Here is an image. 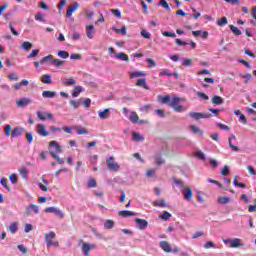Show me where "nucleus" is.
<instances>
[{
	"label": "nucleus",
	"instance_id": "nucleus-1",
	"mask_svg": "<svg viewBox=\"0 0 256 256\" xmlns=\"http://www.w3.org/2000/svg\"><path fill=\"white\" fill-rule=\"evenodd\" d=\"M181 98L174 96L171 101L169 102V107H172L176 113H183L185 111V108L181 106Z\"/></svg>",
	"mask_w": 256,
	"mask_h": 256
},
{
	"label": "nucleus",
	"instance_id": "nucleus-2",
	"mask_svg": "<svg viewBox=\"0 0 256 256\" xmlns=\"http://www.w3.org/2000/svg\"><path fill=\"white\" fill-rule=\"evenodd\" d=\"M55 237H57V235L53 231H50L44 235V241L46 242L47 247H59V242L53 241Z\"/></svg>",
	"mask_w": 256,
	"mask_h": 256
},
{
	"label": "nucleus",
	"instance_id": "nucleus-3",
	"mask_svg": "<svg viewBox=\"0 0 256 256\" xmlns=\"http://www.w3.org/2000/svg\"><path fill=\"white\" fill-rule=\"evenodd\" d=\"M106 165H107L108 171L117 172L120 169L119 164L115 162V157L113 156L106 159Z\"/></svg>",
	"mask_w": 256,
	"mask_h": 256
},
{
	"label": "nucleus",
	"instance_id": "nucleus-4",
	"mask_svg": "<svg viewBox=\"0 0 256 256\" xmlns=\"http://www.w3.org/2000/svg\"><path fill=\"white\" fill-rule=\"evenodd\" d=\"M189 117H191V119H194L195 121H199L201 119L211 118V114L203 112H190Z\"/></svg>",
	"mask_w": 256,
	"mask_h": 256
},
{
	"label": "nucleus",
	"instance_id": "nucleus-5",
	"mask_svg": "<svg viewBox=\"0 0 256 256\" xmlns=\"http://www.w3.org/2000/svg\"><path fill=\"white\" fill-rule=\"evenodd\" d=\"M33 213L34 215H37L39 213V206L35 204H30L28 207H26L24 214L26 215V217H31Z\"/></svg>",
	"mask_w": 256,
	"mask_h": 256
},
{
	"label": "nucleus",
	"instance_id": "nucleus-6",
	"mask_svg": "<svg viewBox=\"0 0 256 256\" xmlns=\"http://www.w3.org/2000/svg\"><path fill=\"white\" fill-rule=\"evenodd\" d=\"M36 115L40 121H47V119H51L53 123H55V118L53 117V114L51 112H44L41 113L39 111L36 112Z\"/></svg>",
	"mask_w": 256,
	"mask_h": 256
},
{
	"label": "nucleus",
	"instance_id": "nucleus-7",
	"mask_svg": "<svg viewBox=\"0 0 256 256\" xmlns=\"http://www.w3.org/2000/svg\"><path fill=\"white\" fill-rule=\"evenodd\" d=\"M36 133H38L40 137H49V132L47 131L45 124H38L36 126Z\"/></svg>",
	"mask_w": 256,
	"mask_h": 256
},
{
	"label": "nucleus",
	"instance_id": "nucleus-8",
	"mask_svg": "<svg viewBox=\"0 0 256 256\" xmlns=\"http://www.w3.org/2000/svg\"><path fill=\"white\" fill-rule=\"evenodd\" d=\"M44 212L54 213V215H57V217H59V219H63V217H65V214H63V212L61 210H58L55 207H47V208H45Z\"/></svg>",
	"mask_w": 256,
	"mask_h": 256
},
{
	"label": "nucleus",
	"instance_id": "nucleus-9",
	"mask_svg": "<svg viewBox=\"0 0 256 256\" xmlns=\"http://www.w3.org/2000/svg\"><path fill=\"white\" fill-rule=\"evenodd\" d=\"M135 223L136 225H138V229H140V231L147 229V227L149 226V222L141 218H135Z\"/></svg>",
	"mask_w": 256,
	"mask_h": 256
},
{
	"label": "nucleus",
	"instance_id": "nucleus-10",
	"mask_svg": "<svg viewBox=\"0 0 256 256\" xmlns=\"http://www.w3.org/2000/svg\"><path fill=\"white\" fill-rule=\"evenodd\" d=\"M31 103H33V100H31V98H20L19 100H16V105L20 108L27 107V105Z\"/></svg>",
	"mask_w": 256,
	"mask_h": 256
},
{
	"label": "nucleus",
	"instance_id": "nucleus-11",
	"mask_svg": "<svg viewBox=\"0 0 256 256\" xmlns=\"http://www.w3.org/2000/svg\"><path fill=\"white\" fill-rule=\"evenodd\" d=\"M230 249H239V247H245V244L241 242L240 238H234L230 241Z\"/></svg>",
	"mask_w": 256,
	"mask_h": 256
},
{
	"label": "nucleus",
	"instance_id": "nucleus-12",
	"mask_svg": "<svg viewBox=\"0 0 256 256\" xmlns=\"http://www.w3.org/2000/svg\"><path fill=\"white\" fill-rule=\"evenodd\" d=\"M79 9V3L75 2L74 4L70 5L66 11V17L71 18L73 13Z\"/></svg>",
	"mask_w": 256,
	"mask_h": 256
},
{
	"label": "nucleus",
	"instance_id": "nucleus-13",
	"mask_svg": "<svg viewBox=\"0 0 256 256\" xmlns=\"http://www.w3.org/2000/svg\"><path fill=\"white\" fill-rule=\"evenodd\" d=\"M182 193L186 201H191V199H193V189L191 187H186Z\"/></svg>",
	"mask_w": 256,
	"mask_h": 256
},
{
	"label": "nucleus",
	"instance_id": "nucleus-14",
	"mask_svg": "<svg viewBox=\"0 0 256 256\" xmlns=\"http://www.w3.org/2000/svg\"><path fill=\"white\" fill-rule=\"evenodd\" d=\"M95 244H88V243H83L82 244V251L84 253L85 256H89V252L91 251V249H95Z\"/></svg>",
	"mask_w": 256,
	"mask_h": 256
},
{
	"label": "nucleus",
	"instance_id": "nucleus-15",
	"mask_svg": "<svg viewBox=\"0 0 256 256\" xmlns=\"http://www.w3.org/2000/svg\"><path fill=\"white\" fill-rule=\"evenodd\" d=\"M129 120L131 121V123L137 124V123H145V120H140L139 121V115L137 114V112H131L130 116H129Z\"/></svg>",
	"mask_w": 256,
	"mask_h": 256
},
{
	"label": "nucleus",
	"instance_id": "nucleus-16",
	"mask_svg": "<svg viewBox=\"0 0 256 256\" xmlns=\"http://www.w3.org/2000/svg\"><path fill=\"white\" fill-rule=\"evenodd\" d=\"M40 80L44 85H51V83H53V76H51V74H44L41 76Z\"/></svg>",
	"mask_w": 256,
	"mask_h": 256
},
{
	"label": "nucleus",
	"instance_id": "nucleus-17",
	"mask_svg": "<svg viewBox=\"0 0 256 256\" xmlns=\"http://www.w3.org/2000/svg\"><path fill=\"white\" fill-rule=\"evenodd\" d=\"M94 36H95V26L87 25L86 26V37H88V39H93Z\"/></svg>",
	"mask_w": 256,
	"mask_h": 256
},
{
	"label": "nucleus",
	"instance_id": "nucleus-18",
	"mask_svg": "<svg viewBox=\"0 0 256 256\" xmlns=\"http://www.w3.org/2000/svg\"><path fill=\"white\" fill-rule=\"evenodd\" d=\"M98 117L102 120L109 119V117H111V110L106 108L103 111L98 112Z\"/></svg>",
	"mask_w": 256,
	"mask_h": 256
},
{
	"label": "nucleus",
	"instance_id": "nucleus-19",
	"mask_svg": "<svg viewBox=\"0 0 256 256\" xmlns=\"http://www.w3.org/2000/svg\"><path fill=\"white\" fill-rule=\"evenodd\" d=\"M160 247L166 253H171L173 251V248L171 247V245L167 241H161L160 242Z\"/></svg>",
	"mask_w": 256,
	"mask_h": 256
},
{
	"label": "nucleus",
	"instance_id": "nucleus-20",
	"mask_svg": "<svg viewBox=\"0 0 256 256\" xmlns=\"http://www.w3.org/2000/svg\"><path fill=\"white\" fill-rule=\"evenodd\" d=\"M27 85H29V80L23 79L21 82L14 84L13 89L15 91H19V89H21L22 87H27Z\"/></svg>",
	"mask_w": 256,
	"mask_h": 256
},
{
	"label": "nucleus",
	"instance_id": "nucleus-21",
	"mask_svg": "<svg viewBox=\"0 0 256 256\" xmlns=\"http://www.w3.org/2000/svg\"><path fill=\"white\" fill-rule=\"evenodd\" d=\"M56 95H57L56 91L45 90L42 92V97L44 99H53L54 97H56Z\"/></svg>",
	"mask_w": 256,
	"mask_h": 256
},
{
	"label": "nucleus",
	"instance_id": "nucleus-22",
	"mask_svg": "<svg viewBox=\"0 0 256 256\" xmlns=\"http://www.w3.org/2000/svg\"><path fill=\"white\" fill-rule=\"evenodd\" d=\"M23 133H25V130L21 127H16L13 129L12 133H11V137L15 138V137H21V135H23Z\"/></svg>",
	"mask_w": 256,
	"mask_h": 256
},
{
	"label": "nucleus",
	"instance_id": "nucleus-23",
	"mask_svg": "<svg viewBox=\"0 0 256 256\" xmlns=\"http://www.w3.org/2000/svg\"><path fill=\"white\" fill-rule=\"evenodd\" d=\"M49 147H54L56 153H63V148L59 145V142L53 140L49 143Z\"/></svg>",
	"mask_w": 256,
	"mask_h": 256
},
{
	"label": "nucleus",
	"instance_id": "nucleus-24",
	"mask_svg": "<svg viewBox=\"0 0 256 256\" xmlns=\"http://www.w3.org/2000/svg\"><path fill=\"white\" fill-rule=\"evenodd\" d=\"M136 87H142L143 89H146V91H149V86L147 85V80L145 78L138 79L136 82Z\"/></svg>",
	"mask_w": 256,
	"mask_h": 256
},
{
	"label": "nucleus",
	"instance_id": "nucleus-25",
	"mask_svg": "<svg viewBox=\"0 0 256 256\" xmlns=\"http://www.w3.org/2000/svg\"><path fill=\"white\" fill-rule=\"evenodd\" d=\"M120 217H135V212L129 210H122L118 212Z\"/></svg>",
	"mask_w": 256,
	"mask_h": 256
},
{
	"label": "nucleus",
	"instance_id": "nucleus-26",
	"mask_svg": "<svg viewBox=\"0 0 256 256\" xmlns=\"http://www.w3.org/2000/svg\"><path fill=\"white\" fill-rule=\"evenodd\" d=\"M233 139H237L235 135H232L231 137L228 138L229 141V147L232 149V151H239V146L233 145Z\"/></svg>",
	"mask_w": 256,
	"mask_h": 256
},
{
	"label": "nucleus",
	"instance_id": "nucleus-27",
	"mask_svg": "<svg viewBox=\"0 0 256 256\" xmlns=\"http://www.w3.org/2000/svg\"><path fill=\"white\" fill-rule=\"evenodd\" d=\"M158 101L162 104H168L171 103V96L166 95V96H158Z\"/></svg>",
	"mask_w": 256,
	"mask_h": 256
},
{
	"label": "nucleus",
	"instance_id": "nucleus-28",
	"mask_svg": "<svg viewBox=\"0 0 256 256\" xmlns=\"http://www.w3.org/2000/svg\"><path fill=\"white\" fill-rule=\"evenodd\" d=\"M62 85L65 87H73V85H77V81L73 78H68L62 82Z\"/></svg>",
	"mask_w": 256,
	"mask_h": 256
},
{
	"label": "nucleus",
	"instance_id": "nucleus-29",
	"mask_svg": "<svg viewBox=\"0 0 256 256\" xmlns=\"http://www.w3.org/2000/svg\"><path fill=\"white\" fill-rule=\"evenodd\" d=\"M19 174L22 179H29V170L26 167L21 168Z\"/></svg>",
	"mask_w": 256,
	"mask_h": 256
},
{
	"label": "nucleus",
	"instance_id": "nucleus-30",
	"mask_svg": "<svg viewBox=\"0 0 256 256\" xmlns=\"http://www.w3.org/2000/svg\"><path fill=\"white\" fill-rule=\"evenodd\" d=\"M50 155L51 157H53V159H56L59 165H63V163H65V160L63 158H60L55 151H50Z\"/></svg>",
	"mask_w": 256,
	"mask_h": 256
},
{
	"label": "nucleus",
	"instance_id": "nucleus-31",
	"mask_svg": "<svg viewBox=\"0 0 256 256\" xmlns=\"http://www.w3.org/2000/svg\"><path fill=\"white\" fill-rule=\"evenodd\" d=\"M154 207H167V201L165 199L156 200L153 202Z\"/></svg>",
	"mask_w": 256,
	"mask_h": 256
},
{
	"label": "nucleus",
	"instance_id": "nucleus-32",
	"mask_svg": "<svg viewBox=\"0 0 256 256\" xmlns=\"http://www.w3.org/2000/svg\"><path fill=\"white\" fill-rule=\"evenodd\" d=\"M83 93V87L81 86H76L72 90V97H79V94Z\"/></svg>",
	"mask_w": 256,
	"mask_h": 256
},
{
	"label": "nucleus",
	"instance_id": "nucleus-33",
	"mask_svg": "<svg viewBox=\"0 0 256 256\" xmlns=\"http://www.w3.org/2000/svg\"><path fill=\"white\" fill-rule=\"evenodd\" d=\"M218 203H220L221 205H227V203H231V198L225 197V196H220V197H218Z\"/></svg>",
	"mask_w": 256,
	"mask_h": 256
},
{
	"label": "nucleus",
	"instance_id": "nucleus-34",
	"mask_svg": "<svg viewBox=\"0 0 256 256\" xmlns=\"http://www.w3.org/2000/svg\"><path fill=\"white\" fill-rule=\"evenodd\" d=\"M158 7H163L164 9H166V11H171V6L165 0H160L158 3Z\"/></svg>",
	"mask_w": 256,
	"mask_h": 256
},
{
	"label": "nucleus",
	"instance_id": "nucleus-35",
	"mask_svg": "<svg viewBox=\"0 0 256 256\" xmlns=\"http://www.w3.org/2000/svg\"><path fill=\"white\" fill-rule=\"evenodd\" d=\"M115 58L119 59L120 61H129V56L123 52L116 54Z\"/></svg>",
	"mask_w": 256,
	"mask_h": 256
},
{
	"label": "nucleus",
	"instance_id": "nucleus-36",
	"mask_svg": "<svg viewBox=\"0 0 256 256\" xmlns=\"http://www.w3.org/2000/svg\"><path fill=\"white\" fill-rule=\"evenodd\" d=\"M112 31L116 32L117 34L127 35V27L126 26H122L121 29H117V28L113 27Z\"/></svg>",
	"mask_w": 256,
	"mask_h": 256
},
{
	"label": "nucleus",
	"instance_id": "nucleus-37",
	"mask_svg": "<svg viewBox=\"0 0 256 256\" xmlns=\"http://www.w3.org/2000/svg\"><path fill=\"white\" fill-rule=\"evenodd\" d=\"M133 141L139 142V141H145V137L141 136L139 132H134L132 136Z\"/></svg>",
	"mask_w": 256,
	"mask_h": 256
},
{
	"label": "nucleus",
	"instance_id": "nucleus-38",
	"mask_svg": "<svg viewBox=\"0 0 256 256\" xmlns=\"http://www.w3.org/2000/svg\"><path fill=\"white\" fill-rule=\"evenodd\" d=\"M8 229H9V231H10V233L12 234V235H15V233H17V222H12L10 225H9V227H8Z\"/></svg>",
	"mask_w": 256,
	"mask_h": 256
},
{
	"label": "nucleus",
	"instance_id": "nucleus-39",
	"mask_svg": "<svg viewBox=\"0 0 256 256\" xmlns=\"http://www.w3.org/2000/svg\"><path fill=\"white\" fill-rule=\"evenodd\" d=\"M139 77H145V73L134 71L130 74V79H137Z\"/></svg>",
	"mask_w": 256,
	"mask_h": 256
},
{
	"label": "nucleus",
	"instance_id": "nucleus-40",
	"mask_svg": "<svg viewBox=\"0 0 256 256\" xmlns=\"http://www.w3.org/2000/svg\"><path fill=\"white\" fill-rule=\"evenodd\" d=\"M212 103L213 105H223V99L221 98V96H214L212 98Z\"/></svg>",
	"mask_w": 256,
	"mask_h": 256
},
{
	"label": "nucleus",
	"instance_id": "nucleus-41",
	"mask_svg": "<svg viewBox=\"0 0 256 256\" xmlns=\"http://www.w3.org/2000/svg\"><path fill=\"white\" fill-rule=\"evenodd\" d=\"M159 219H163V221H169V219H171V213L164 211L159 215Z\"/></svg>",
	"mask_w": 256,
	"mask_h": 256
},
{
	"label": "nucleus",
	"instance_id": "nucleus-42",
	"mask_svg": "<svg viewBox=\"0 0 256 256\" xmlns=\"http://www.w3.org/2000/svg\"><path fill=\"white\" fill-rule=\"evenodd\" d=\"M115 227V221L113 220H106L104 223V229H113Z\"/></svg>",
	"mask_w": 256,
	"mask_h": 256
},
{
	"label": "nucleus",
	"instance_id": "nucleus-43",
	"mask_svg": "<svg viewBox=\"0 0 256 256\" xmlns=\"http://www.w3.org/2000/svg\"><path fill=\"white\" fill-rule=\"evenodd\" d=\"M21 47L24 51H29L31 47H33V44L29 41H25L21 44Z\"/></svg>",
	"mask_w": 256,
	"mask_h": 256
},
{
	"label": "nucleus",
	"instance_id": "nucleus-44",
	"mask_svg": "<svg viewBox=\"0 0 256 256\" xmlns=\"http://www.w3.org/2000/svg\"><path fill=\"white\" fill-rule=\"evenodd\" d=\"M190 130L194 132L195 135H202L203 131H201V129L195 125H191L190 126Z\"/></svg>",
	"mask_w": 256,
	"mask_h": 256
},
{
	"label": "nucleus",
	"instance_id": "nucleus-45",
	"mask_svg": "<svg viewBox=\"0 0 256 256\" xmlns=\"http://www.w3.org/2000/svg\"><path fill=\"white\" fill-rule=\"evenodd\" d=\"M233 184L235 185V187H240L241 189H245L247 187V184L237 181V176H235Z\"/></svg>",
	"mask_w": 256,
	"mask_h": 256
},
{
	"label": "nucleus",
	"instance_id": "nucleus-46",
	"mask_svg": "<svg viewBox=\"0 0 256 256\" xmlns=\"http://www.w3.org/2000/svg\"><path fill=\"white\" fill-rule=\"evenodd\" d=\"M52 63L54 65V67H63V65H65V61L60 60V59H54V60H52Z\"/></svg>",
	"mask_w": 256,
	"mask_h": 256
},
{
	"label": "nucleus",
	"instance_id": "nucleus-47",
	"mask_svg": "<svg viewBox=\"0 0 256 256\" xmlns=\"http://www.w3.org/2000/svg\"><path fill=\"white\" fill-rule=\"evenodd\" d=\"M140 35H141V37H143L144 39H150V38H151V33L148 32V31L145 30V29H142V30L140 31Z\"/></svg>",
	"mask_w": 256,
	"mask_h": 256
},
{
	"label": "nucleus",
	"instance_id": "nucleus-48",
	"mask_svg": "<svg viewBox=\"0 0 256 256\" xmlns=\"http://www.w3.org/2000/svg\"><path fill=\"white\" fill-rule=\"evenodd\" d=\"M227 23H228V20H227V17L225 16L217 21V25L219 27H224V25H227Z\"/></svg>",
	"mask_w": 256,
	"mask_h": 256
},
{
	"label": "nucleus",
	"instance_id": "nucleus-49",
	"mask_svg": "<svg viewBox=\"0 0 256 256\" xmlns=\"http://www.w3.org/2000/svg\"><path fill=\"white\" fill-rule=\"evenodd\" d=\"M58 57L61 59H69V52L63 50L58 51Z\"/></svg>",
	"mask_w": 256,
	"mask_h": 256
},
{
	"label": "nucleus",
	"instance_id": "nucleus-50",
	"mask_svg": "<svg viewBox=\"0 0 256 256\" xmlns=\"http://www.w3.org/2000/svg\"><path fill=\"white\" fill-rule=\"evenodd\" d=\"M230 30L232 31V33L236 36L241 35V30H239V28H237V26L234 25H230Z\"/></svg>",
	"mask_w": 256,
	"mask_h": 256
},
{
	"label": "nucleus",
	"instance_id": "nucleus-51",
	"mask_svg": "<svg viewBox=\"0 0 256 256\" xmlns=\"http://www.w3.org/2000/svg\"><path fill=\"white\" fill-rule=\"evenodd\" d=\"M150 109H151V105L149 104L139 107V111H141L142 113H149Z\"/></svg>",
	"mask_w": 256,
	"mask_h": 256
},
{
	"label": "nucleus",
	"instance_id": "nucleus-52",
	"mask_svg": "<svg viewBox=\"0 0 256 256\" xmlns=\"http://www.w3.org/2000/svg\"><path fill=\"white\" fill-rule=\"evenodd\" d=\"M12 129L13 128L9 124L4 127V133H5L6 137H11Z\"/></svg>",
	"mask_w": 256,
	"mask_h": 256
},
{
	"label": "nucleus",
	"instance_id": "nucleus-53",
	"mask_svg": "<svg viewBox=\"0 0 256 256\" xmlns=\"http://www.w3.org/2000/svg\"><path fill=\"white\" fill-rule=\"evenodd\" d=\"M37 55H39V50L38 49H34L27 56V59H33V58L37 57Z\"/></svg>",
	"mask_w": 256,
	"mask_h": 256
},
{
	"label": "nucleus",
	"instance_id": "nucleus-54",
	"mask_svg": "<svg viewBox=\"0 0 256 256\" xmlns=\"http://www.w3.org/2000/svg\"><path fill=\"white\" fill-rule=\"evenodd\" d=\"M183 67H191L193 65V61L191 59L185 58L182 61Z\"/></svg>",
	"mask_w": 256,
	"mask_h": 256
},
{
	"label": "nucleus",
	"instance_id": "nucleus-55",
	"mask_svg": "<svg viewBox=\"0 0 256 256\" xmlns=\"http://www.w3.org/2000/svg\"><path fill=\"white\" fill-rule=\"evenodd\" d=\"M0 183L5 187V189H7V191H11V187L7 184V178H1Z\"/></svg>",
	"mask_w": 256,
	"mask_h": 256
},
{
	"label": "nucleus",
	"instance_id": "nucleus-56",
	"mask_svg": "<svg viewBox=\"0 0 256 256\" xmlns=\"http://www.w3.org/2000/svg\"><path fill=\"white\" fill-rule=\"evenodd\" d=\"M9 179H10L11 183H13V185L17 184L19 181L17 179V174H15V173L10 174Z\"/></svg>",
	"mask_w": 256,
	"mask_h": 256
},
{
	"label": "nucleus",
	"instance_id": "nucleus-57",
	"mask_svg": "<svg viewBox=\"0 0 256 256\" xmlns=\"http://www.w3.org/2000/svg\"><path fill=\"white\" fill-rule=\"evenodd\" d=\"M155 163H156V165H164L165 160L161 156H156Z\"/></svg>",
	"mask_w": 256,
	"mask_h": 256
},
{
	"label": "nucleus",
	"instance_id": "nucleus-58",
	"mask_svg": "<svg viewBox=\"0 0 256 256\" xmlns=\"http://www.w3.org/2000/svg\"><path fill=\"white\" fill-rule=\"evenodd\" d=\"M88 187L90 189H93V187H97V181L93 178H91L89 181H88Z\"/></svg>",
	"mask_w": 256,
	"mask_h": 256
},
{
	"label": "nucleus",
	"instance_id": "nucleus-59",
	"mask_svg": "<svg viewBox=\"0 0 256 256\" xmlns=\"http://www.w3.org/2000/svg\"><path fill=\"white\" fill-rule=\"evenodd\" d=\"M69 103L74 109H79V105H81V101L70 100Z\"/></svg>",
	"mask_w": 256,
	"mask_h": 256
},
{
	"label": "nucleus",
	"instance_id": "nucleus-60",
	"mask_svg": "<svg viewBox=\"0 0 256 256\" xmlns=\"http://www.w3.org/2000/svg\"><path fill=\"white\" fill-rule=\"evenodd\" d=\"M49 59H53V55L49 54L48 56L42 58L40 61L41 65H45V63H47Z\"/></svg>",
	"mask_w": 256,
	"mask_h": 256
},
{
	"label": "nucleus",
	"instance_id": "nucleus-61",
	"mask_svg": "<svg viewBox=\"0 0 256 256\" xmlns=\"http://www.w3.org/2000/svg\"><path fill=\"white\" fill-rule=\"evenodd\" d=\"M198 97H200V99H203L204 101H209V96H207V94L203 93V92H197Z\"/></svg>",
	"mask_w": 256,
	"mask_h": 256
},
{
	"label": "nucleus",
	"instance_id": "nucleus-62",
	"mask_svg": "<svg viewBox=\"0 0 256 256\" xmlns=\"http://www.w3.org/2000/svg\"><path fill=\"white\" fill-rule=\"evenodd\" d=\"M162 35H163L164 37H173V38L177 37V35H175V32H169V31H164V32L162 33Z\"/></svg>",
	"mask_w": 256,
	"mask_h": 256
},
{
	"label": "nucleus",
	"instance_id": "nucleus-63",
	"mask_svg": "<svg viewBox=\"0 0 256 256\" xmlns=\"http://www.w3.org/2000/svg\"><path fill=\"white\" fill-rule=\"evenodd\" d=\"M111 13L114 14V16L118 19H121V11H119V9H112Z\"/></svg>",
	"mask_w": 256,
	"mask_h": 256
},
{
	"label": "nucleus",
	"instance_id": "nucleus-64",
	"mask_svg": "<svg viewBox=\"0 0 256 256\" xmlns=\"http://www.w3.org/2000/svg\"><path fill=\"white\" fill-rule=\"evenodd\" d=\"M45 17V15H43L42 13H37L35 15V20L36 21H45V19H43Z\"/></svg>",
	"mask_w": 256,
	"mask_h": 256
}]
</instances>
